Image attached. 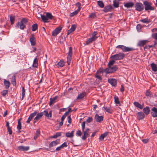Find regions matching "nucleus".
<instances>
[{"label": "nucleus", "instance_id": "6e6d98bb", "mask_svg": "<svg viewBox=\"0 0 157 157\" xmlns=\"http://www.w3.org/2000/svg\"><path fill=\"white\" fill-rule=\"evenodd\" d=\"M85 122L83 121L81 124L82 130L83 132H84L85 128Z\"/></svg>", "mask_w": 157, "mask_h": 157}, {"label": "nucleus", "instance_id": "4c0bfd02", "mask_svg": "<svg viewBox=\"0 0 157 157\" xmlns=\"http://www.w3.org/2000/svg\"><path fill=\"white\" fill-rule=\"evenodd\" d=\"M20 119H19L18 121V124L17 126V129L19 130V132H20L21 131H20V130L21 129V123Z\"/></svg>", "mask_w": 157, "mask_h": 157}, {"label": "nucleus", "instance_id": "cd10ccee", "mask_svg": "<svg viewBox=\"0 0 157 157\" xmlns=\"http://www.w3.org/2000/svg\"><path fill=\"white\" fill-rule=\"evenodd\" d=\"M4 85L5 86L6 89H8L10 85V83L9 81L6 80L5 79H4Z\"/></svg>", "mask_w": 157, "mask_h": 157}, {"label": "nucleus", "instance_id": "9d476101", "mask_svg": "<svg viewBox=\"0 0 157 157\" xmlns=\"http://www.w3.org/2000/svg\"><path fill=\"white\" fill-rule=\"evenodd\" d=\"M37 113H38L37 111H34V112L33 113H31L30 115L27 120L26 121L27 123H29L31 121L32 119L36 115V114H37Z\"/></svg>", "mask_w": 157, "mask_h": 157}, {"label": "nucleus", "instance_id": "c9c22d12", "mask_svg": "<svg viewBox=\"0 0 157 157\" xmlns=\"http://www.w3.org/2000/svg\"><path fill=\"white\" fill-rule=\"evenodd\" d=\"M140 21L144 23H148L150 22V20L148 19L147 18H146L140 20Z\"/></svg>", "mask_w": 157, "mask_h": 157}, {"label": "nucleus", "instance_id": "f8f14e48", "mask_svg": "<svg viewBox=\"0 0 157 157\" xmlns=\"http://www.w3.org/2000/svg\"><path fill=\"white\" fill-rule=\"evenodd\" d=\"M29 146H20L18 147V150L21 151H25L29 150Z\"/></svg>", "mask_w": 157, "mask_h": 157}, {"label": "nucleus", "instance_id": "49530a36", "mask_svg": "<svg viewBox=\"0 0 157 157\" xmlns=\"http://www.w3.org/2000/svg\"><path fill=\"white\" fill-rule=\"evenodd\" d=\"M141 28L142 26L140 24L137 25L136 26V29L138 32H141Z\"/></svg>", "mask_w": 157, "mask_h": 157}, {"label": "nucleus", "instance_id": "f257e3e1", "mask_svg": "<svg viewBox=\"0 0 157 157\" xmlns=\"http://www.w3.org/2000/svg\"><path fill=\"white\" fill-rule=\"evenodd\" d=\"M125 55L123 53H119L112 56L110 58L112 59L119 60L122 59L124 57Z\"/></svg>", "mask_w": 157, "mask_h": 157}, {"label": "nucleus", "instance_id": "dca6fc26", "mask_svg": "<svg viewBox=\"0 0 157 157\" xmlns=\"http://www.w3.org/2000/svg\"><path fill=\"white\" fill-rule=\"evenodd\" d=\"M96 121L97 122H100L103 121V117L102 116H99L98 114H96L95 116Z\"/></svg>", "mask_w": 157, "mask_h": 157}, {"label": "nucleus", "instance_id": "72a5a7b5", "mask_svg": "<svg viewBox=\"0 0 157 157\" xmlns=\"http://www.w3.org/2000/svg\"><path fill=\"white\" fill-rule=\"evenodd\" d=\"M104 72L106 74L113 73L110 66H108V68L105 69Z\"/></svg>", "mask_w": 157, "mask_h": 157}, {"label": "nucleus", "instance_id": "0eeeda50", "mask_svg": "<svg viewBox=\"0 0 157 157\" xmlns=\"http://www.w3.org/2000/svg\"><path fill=\"white\" fill-rule=\"evenodd\" d=\"M43 112H42L40 113H37L36 116L34 118L33 120V123H35L39 121L42 117L43 115Z\"/></svg>", "mask_w": 157, "mask_h": 157}, {"label": "nucleus", "instance_id": "c85d7f7f", "mask_svg": "<svg viewBox=\"0 0 157 157\" xmlns=\"http://www.w3.org/2000/svg\"><path fill=\"white\" fill-rule=\"evenodd\" d=\"M38 60L37 59V57H36L34 59L33 63V67H37L38 66Z\"/></svg>", "mask_w": 157, "mask_h": 157}, {"label": "nucleus", "instance_id": "6ab92c4d", "mask_svg": "<svg viewBox=\"0 0 157 157\" xmlns=\"http://www.w3.org/2000/svg\"><path fill=\"white\" fill-rule=\"evenodd\" d=\"M134 104L136 107L140 109H143L144 107V104H143L142 105H141L138 102H134Z\"/></svg>", "mask_w": 157, "mask_h": 157}, {"label": "nucleus", "instance_id": "7c9ffc66", "mask_svg": "<svg viewBox=\"0 0 157 157\" xmlns=\"http://www.w3.org/2000/svg\"><path fill=\"white\" fill-rule=\"evenodd\" d=\"M86 95L85 93H83L78 94L77 98V99H82Z\"/></svg>", "mask_w": 157, "mask_h": 157}, {"label": "nucleus", "instance_id": "f704fd0d", "mask_svg": "<svg viewBox=\"0 0 157 157\" xmlns=\"http://www.w3.org/2000/svg\"><path fill=\"white\" fill-rule=\"evenodd\" d=\"M41 18L44 22H48V20L46 15L45 16L44 15H41Z\"/></svg>", "mask_w": 157, "mask_h": 157}, {"label": "nucleus", "instance_id": "4468645a", "mask_svg": "<svg viewBox=\"0 0 157 157\" xmlns=\"http://www.w3.org/2000/svg\"><path fill=\"white\" fill-rule=\"evenodd\" d=\"M148 42L147 40H140L138 42L137 46L140 47H143Z\"/></svg>", "mask_w": 157, "mask_h": 157}, {"label": "nucleus", "instance_id": "603ef678", "mask_svg": "<svg viewBox=\"0 0 157 157\" xmlns=\"http://www.w3.org/2000/svg\"><path fill=\"white\" fill-rule=\"evenodd\" d=\"M110 68L113 73L116 71L118 69L117 67L116 66H114V67H111V66H110Z\"/></svg>", "mask_w": 157, "mask_h": 157}, {"label": "nucleus", "instance_id": "f03ea898", "mask_svg": "<svg viewBox=\"0 0 157 157\" xmlns=\"http://www.w3.org/2000/svg\"><path fill=\"white\" fill-rule=\"evenodd\" d=\"M72 55V49L71 47L69 48L68 54L67 57V63L68 65H70Z\"/></svg>", "mask_w": 157, "mask_h": 157}, {"label": "nucleus", "instance_id": "a18cd8bd", "mask_svg": "<svg viewBox=\"0 0 157 157\" xmlns=\"http://www.w3.org/2000/svg\"><path fill=\"white\" fill-rule=\"evenodd\" d=\"M96 17V15L95 13H91L89 15V18L91 19H94Z\"/></svg>", "mask_w": 157, "mask_h": 157}, {"label": "nucleus", "instance_id": "a19ab883", "mask_svg": "<svg viewBox=\"0 0 157 157\" xmlns=\"http://www.w3.org/2000/svg\"><path fill=\"white\" fill-rule=\"evenodd\" d=\"M113 4L115 7H119V2L117 0H114L113 1Z\"/></svg>", "mask_w": 157, "mask_h": 157}, {"label": "nucleus", "instance_id": "4d7b16f0", "mask_svg": "<svg viewBox=\"0 0 157 157\" xmlns=\"http://www.w3.org/2000/svg\"><path fill=\"white\" fill-rule=\"evenodd\" d=\"M93 120V119L91 117H88L86 120L87 122L89 123Z\"/></svg>", "mask_w": 157, "mask_h": 157}, {"label": "nucleus", "instance_id": "13d9d810", "mask_svg": "<svg viewBox=\"0 0 157 157\" xmlns=\"http://www.w3.org/2000/svg\"><path fill=\"white\" fill-rule=\"evenodd\" d=\"M75 5L78 7V8L77 10H80V6H81V4L80 3L78 2L76 3Z\"/></svg>", "mask_w": 157, "mask_h": 157}, {"label": "nucleus", "instance_id": "412c9836", "mask_svg": "<svg viewBox=\"0 0 157 157\" xmlns=\"http://www.w3.org/2000/svg\"><path fill=\"white\" fill-rule=\"evenodd\" d=\"M137 115L138 117V119L139 120L143 119L145 117L144 113L141 112H138L137 113Z\"/></svg>", "mask_w": 157, "mask_h": 157}, {"label": "nucleus", "instance_id": "8fccbe9b", "mask_svg": "<svg viewBox=\"0 0 157 157\" xmlns=\"http://www.w3.org/2000/svg\"><path fill=\"white\" fill-rule=\"evenodd\" d=\"M8 93V91L7 90H3L1 92V94L3 96H5Z\"/></svg>", "mask_w": 157, "mask_h": 157}, {"label": "nucleus", "instance_id": "2eb2a0df", "mask_svg": "<svg viewBox=\"0 0 157 157\" xmlns=\"http://www.w3.org/2000/svg\"><path fill=\"white\" fill-rule=\"evenodd\" d=\"M76 25L74 24L72 25L71 28L68 31L67 33V35H68L72 32H73L76 29Z\"/></svg>", "mask_w": 157, "mask_h": 157}, {"label": "nucleus", "instance_id": "b1692460", "mask_svg": "<svg viewBox=\"0 0 157 157\" xmlns=\"http://www.w3.org/2000/svg\"><path fill=\"white\" fill-rule=\"evenodd\" d=\"M30 41L32 45L33 46L35 45V44L36 39L33 35H32L30 38Z\"/></svg>", "mask_w": 157, "mask_h": 157}, {"label": "nucleus", "instance_id": "bf43d9fd", "mask_svg": "<svg viewBox=\"0 0 157 157\" xmlns=\"http://www.w3.org/2000/svg\"><path fill=\"white\" fill-rule=\"evenodd\" d=\"M82 135V133L81 132L80 130H78L77 131L76 133V136H81Z\"/></svg>", "mask_w": 157, "mask_h": 157}, {"label": "nucleus", "instance_id": "9b49d317", "mask_svg": "<svg viewBox=\"0 0 157 157\" xmlns=\"http://www.w3.org/2000/svg\"><path fill=\"white\" fill-rule=\"evenodd\" d=\"M62 29V27H59L56 29L52 32V35L53 36H56L57 35Z\"/></svg>", "mask_w": 157, "mask_h": 157}, {"label": "nucleus", "instance_id": "39448f33", "mask_svg": "<svg viewBox=\"0 0 157 157\" xmlns=\"http://www.w3.org/2000/svg\"><path fill=\"white\" fill-rule=\"evenodd\" d=\"M116 48H120L124 52H129L133 50V49L132 48L128 47L123 45H117Z\"/></svg>", "mask_w": 157, "mask_h": 157}, {"label": "nucleus", "instance_id": "7ed1b4c3", "mask_svg": "<svg viewBox=\"0 0 157 157\" xmlns=\"http://www.w3.org/2000/svg\"><path fill=\"white\" fill-rule=\"evenodd\" d=\"M143 4L144 6L145 10L146 11L154 10V8L151 6V3L147 1H145L144 2Z\"/></svg>", "mask_w": 157, "mask_h": 157}, {"label": "nucleus", "instance_id": "774afa93", "mask_svg": "<svg viewBox=\"0 0 157 157\" xmlns=\"http://www.w3.org/2000/svg\"><path fill=\"white\" fill-rule=\"evenodd\" d=\"M62 148H62V147L61 145H60L59 146L57 147L56 148V151H59L61 149H62Z\"/></svg>", "mask_w": 157, "mask_h": 157}, {"label": "nucleus", "instance_id": "79ce46f5", "mask_svg": "<svg viewBox=\"0 0 157 157\" xmlns=\"http://www.w3.org/2000/svg\"><path fill=\"white\" fill-rule=\"evenodd\" d=\"M48 20L52 19L53 18V16L51 13H47L46 14Z\"/></svg>", "mask_w": 157, "mask_h": 157}, {"label": "nucleus", "instance_id": "2f4dec72", "mask_svg": "<svg viewBox=\"0 0 157 157\" xmlns=\"http://www.w3.org/2000/svg\"><path fill=\"white\" fill-rule=\"evenodd\" d=\"M108 135L107 132H105L101 134L99 137V139L100 140L102 141L103 140L104 138L105 137Z\"/></svg>", "mask_w": 157, "mask_h": 157}, {"label": "nucleus", "instance_id": "20e7f679", "mask_svg": "<svg viewBox=\"0 0 157 157\" xmlns=\"http://www.w3.org/2000/svg\"><path fill=\"white\" fill-rule=\"evenodd\" d=\"M28 21V20L27 18H22L20 21V29L21 30H23L26 28V25Z\"/></svg>", "mask_w": 157, "mask_h": 157}, {"label": "nucleus", "instance_id": "1a4fd4ad", "mask_svg": "<svg viewBox=\"0 0 157 157\" xmlns=\"http://www.w3.org/2000/svg\"><path fill=\"white\" fill-rule=\"evenodd\" d=\"M151 116L153 117H157V108L153 107L151 109Z\"/></svg>", "mask_w": 157, "mask_h": 157}, {"label": "nucleus", "instance_id": "4be33fe9", "mask_svg": "<svg viewBox=\"0 0 157 157\" xmlns=\"http://www.w3.org/2000/svg\"><path fill=\"white\" fill-rule=\"evenodd\" d=\"M44 116L46 117H47L48 118L51 117L52 114V111H50L49 113H48V111L45 110L44 111Z\"/></svg>", "mask_w": 157, "mask_h": 157}, {"label": "nucleus", "instance_id": "58836bf2", "mask_svg": "<svg viewBox=\"0 0 157 157\" xmlns=\"http://www.w3.org/2000/svg\"><path fill=\"white\" fill-rule=\"evenodd\" d=\"M103 108L106 111V112H107L109 113H111L112 112L113 110L112 109L109 108V107H104Z\"/></svg>", "mask_w": 157, "mask_h": 157}, {"label": "nucleus", "instance_id": "f3484780", "mask_svg": "<svg viewBox=\"0 0 157 157\" xmlns=\"http://www.w3.org/2000/svg\"><path fill=\"white\" fill-rule=\"evenodd\" d=\"M108 82L113 86H115L117 85V80L115 79L110 78L109 79Z\"/></svg>", "mask_w": 157, "mask_h": 157}, {"label": "nucleus", "instance_id": "bb28decb", "mask_svg": "<svg viewBox=\"0 0 157 157\" xmlns=\"http://www.w3.org/2000/svg\"><path fill=\"white\" fill-rule=\"evenodd\" d=\"M96 40L95 38H93L91 37L89 38L88 40L86 41V44L88 45Z\"/></svg>", "mask_w": 157, "mask_h": 157}, {"label": "nucleus", "instance_id": "e2e57ef3", "mask_svg": "<svg viewBox=\"0 0 157 157\" xmlns=\"http://www.w3.org/2000/svg\"><path fill=\"white\" fill-rule=\"evenodd\" d=\"M7 129L9 134L10 135H11L12 133V131L10 127H8V128H7Z\"/></svg>", "mask_w": 157, "mask_h": 157}, {"label": "nucleus", "instance_id": "aec40b11", "mask_svg": "<svg viewBox=\"0 0 157 157\" xmlns=\"http://www.w3.org/2000/svg\"><path fill=\"white\" fill-rule=\"evenodd\" d=\"M74 132L75 131L74 130L72 131L71 132H67L66 133V136L68 138H72L74 136Z\"/></svg>", "mask_w": 157, "mask_h": 157}, {"label": "nucleus", "instance_id": "473e14b6", "mask_svg": "<svg viewBox=\"0 0 157 157\" xmlns=\"http://www.w3.org/2000/svg\"><path fill=\"white\" fill-rule=\"evenodd\" d=\"M111 9V7L110 6H105L103 10V11L105 12H107L109 11Z\"/></svg>", "mask_w": 157, "mask_h": 157}, {"label": "nucleus", "instance_id": "37998d69", "mask_svg": "<svg viewBox=\"0 0 157 157\" xmlns=\"http://www.w3.org/2000/svg\"><path fill=\"white\" fill-rule=\"evenodd\" d=\"M32 30L33 31H35L38 28L37 25L36 24H33L32 27Z\"/></svg>", "mask_w": 157, "mask_h": 157}, {"label": "nucleus", "instance_id": "5fc2aeb1", "mask_svg": "<svg viewBox=\"0 0 157 157\" xmlns=\"http://www.w3.org/2000/svg\"><path fill=\"white\" fill-rule=\"evenodd\" d=\"M114 59H112V60L110 61L109 62V63L108 64V66L110 67L113 65V64L115 62V61H114Z\"/></svg>", "mask_w": 157, "mask_h": 157}, {"label": "nucleus", "instance_id": "393cba45", "mask_svg": "<svg viewBox=\"0 0 157 157\" xmlns=\"http://www.w3.org/2000/svg\"><path fill=\"white\" fill-rule=\"evenodd\" d=\"M143 111L144 113H145L146 115H148L150 112V110L149 107L146 106L143 109Z\"/></svg>", "mask_w": 157, "mask_h": 157}, {"label": "nucleus", "instance_id": "a211bd4d", "mask_svg": "<svg viewBox=\"0 0 157 157\" xmlns=\"http://www.w3.org/2000/svg\"><path fill=\"white\" fill-rule=\"evenodd\" d=\"M58 98L57 96H56L53 98H50V102L49 104L50 105H51L52 104L55 103L56 101V99Z\"/></svg>", "mask_w": 157, "mask_h": 157}, {"label": "nucleus", "instance_id": "3c124183", "mask_svg": "<svg viewBox=\"0 0 157 157\" xmlns=\"http://www.w3.org/2000/svg\"><path fill=\"white\" fill-rule=\"evenodd\" d=\"M97 32L96 31L94 32L92 34L91 37L93 38H95V39L96 40L97 38L98 37V36H96V35L97 34Z\"/></svg>", "mask_w": 157, "mask_h": 157}, {"label": "nucleus", "instance_id": "ea45409f", "mask_svg": "<svg viewBox=\"0 0 157 157\" xmlns=\"http://www.w3.org/2000/svg\"><path fill=\"white\" fill-rule=\"evenodd\" d=\"M114 102L116 104H120V101L119 100L118 97L115 95L114 97Z\"/></svg>", "mask_w": 157, "mask_h": 157}, {"label": "nucleus", "instance_id": "a878e982", "mask_svg": "<svg viewBox=\"0 0 157 157\" xmlns=\"http://www.w3.org/2000/svg\"><path fill=\"white\" fill-rule=\"evenodd\" d=\"M10 76L11 77V82L13 85L14 86L16 85V79L15 76L14 75H11Z\"/></svg>", "mask_w": 157, "mask_h": 157}, {"label": "nucleus", "instance_id": "864d4df0", "mask_svg": "<svg viewBox=\"0 0 157 157\" xmlns=\"http://www.w3.org/2000/svg\"><path fill=\"white\" fill-rule=\"evenodd\" d=\"M146 96L147 97H151V95H152V93L151 92V91H150L149 90H147L146 94Z\"/></svg>", "mask_w": 157, "mask_h": 157}, {"label": "nucleus", "instance_id": "5701e85b", "mask_svg": "<svg viewBox=\"0 0 157 157\" xmlns=\"http://www.w3.org/2000/svg\"><path fill=\"white\" fill-rule=\"evenodd\" d=\"M124 6L127 8L132 7L134 6V3L132 2H129L124 4Z\"/></svg>", "mask_w": 157, "mask_h": 157}, {"label": "nucleus", "instance_id": "c03bdc74", "mask_svg": "<svg viewBox=\"0 0 157 157\" xmlns=\"http://www.w3.org/2000/svg\"><path fill=\"white\" fill-rule=\"evenodd\" d=\"M10 19L11 24H13L14 22L15 17L13 16L10 15Z\"/></svg>", "mask_w": 157, "mask_h": 157}, {"label": "nucleus", "instance_id": "0e129e2a", "mask_svg": "<svg viewBox=\"0 0 157 157\" xmlns=\"http://www.w3.org/2000/svg\"><path fill=\"white\" fill-rule=\"evenodd\" d=\"M63 148L64 147H67V144L66 142H64L62 145H61Z\"/></svg>", "mask_w": 157, "mask_h": 157}, {"label": "nucleus", "instance_id": "6e6552de", "mask_svg": "<svg viewBox=\"0 0 157 157\" xmlns=\"http://www.w3.org/2000/svg\"><path fill=\"white\" fill-rule=\"evenodd\" d=\"M60 140L57 139V140L52 142L49 145V148L52 147L53 146H56L59 144L60 143Z\"/></svg>", "mask_w": 157, "mask_h": 157}, {"label": "nucleus", "instance_id": "c756f323", "mask_svg": "<svg viewBox=\"0 0 157 157\" xmlns=\"http://www.w3.org/2000/svg\"><path fill=\"white\" fill-rule=\"evenodd\" d=\"M151 66L153 71L154 72L157 71V66L156 64L154 63H152L151 64Z\"/></svg>", "mask_w": 157, "mask_h": 157}, {"label": "nucleus", "instance_id": "09e8293b", "mask_svg": "<svg viewBox=\"0 0 157 157\" xmlns=\"http://www.w3.org/2000/svg\"><path fill=\"white\" fill-rule=\"evenodd\" d=\"M79 10H75V11H74L72 13H71L70 16L71 17H72L75 15H76L77 14V13H78L79 12Z\"/></svg>", "mask_w": 157, "mask_h": 157}, {"label": "nucleus", "instance_id": "423d86ee", "mask_svg": "<svg viewBox=\"0 0 157 157\" xmlns=\"http://www.w3.org/2000/svg\"><path fill=\"white\" fill-rule=\"evenodd\" d=\"M144 6L141 3H136L135 5V10L139 11H141L144 9Z\"/></svg>", "mask_w": 157, "mask_h": 157}, {"label": "nucleus", "instance_id": "de8ad7c7", "mask_svg": "<svg viewBox=\"0 0 157 157\" xmlns=\"http://www.w3.org/2000/svg\"><path fill=\"white\" fill-rule=\"evenodd\" d=\"M98 6L101 8H103L104 6V3L103 2L101 1H98Z\"/></svg>", "mask_w": 157, "mask_h": 157}, {"label": "nucleus", "instance_id": "ddd939ff", "mask_svg": "<svg viewBox=\"0 0 157 157\" xmlns=\"http://www.w3.org/2000/svg\"><path fill=\"white\" fill-rule=\"evenodd\" d=\"M90 130V129L89 128H86L85 131L84 130V132H84V135L82 137V139L83 140H85L87 137V136L89 135V132Z\"/></svg>", "mask_w": 157, "mask_h": 157}, {"label": "nucleus", "instance_id": "680f3d73", "mask_svg": "<svg viewBox=\"0 0 157 157\" xmlns=\"http://www.w3.org/2000/svg\"><path fill=\"white\" fill-rule=\"evenodd\" d=\"M22 98L25 96V90L24 87H22Z\"/></svg>", "mask_w": 157, "mask_h": 157}, {"label": "nucleus", "instance_id": "69168bd1", "mask_svg": "<svg viewBox=\"0 0 157 157\" xmlns=\"http://www.w3.org/2000/svg\"><path fill=\"white\" fill-rule=\"evenodd\" d=\"M67 120L69 124H71V117L70 116H68L67 117Z\"/></svg>", "mask_w": 157, "mask_h": 157}, {"label": "nucleus", "instance_id": "052dcab7", "mask_svg": "<svg viewBox=\"0 0 157 157\" xmlns=\"http://www.w3.org/2000/svg\"><path fill=\"white\" fill-rule=\"evenodd\" d=\"M152 37L155 40H157V33L152 34Z\"/></svg>", "mask_w": 157, "mask_h": 157}, {"label": "nucleus", "instance_id": "e433bc0d", "mask_svg": "<svg viewBox=\"0 0 157 157\" xmlns=\"http://www.w3.org/2000/svg\"><path fill=\"white\" fill-rule=\"evenodd\" d=\"M58 67H62L64 65V62L63 61L60 60L57 64Z\"/></svg>", "mask_w": 157, "mask_h": 157}, {"label": "nucleus", "instance_id": "338daca9", "mask_svg": "<svg viewBox=\"0 0 157 157\" xmlns=\"http://www.w3.org/2000/svg\"><path fill=\"white\" fill-rule=\"evenodd\" d=\"M149 139H145L142 140V142L144 144H146L148 142Z\"/></svg>", "mask_w": 157, "mask_h": 157}]
</instances>
